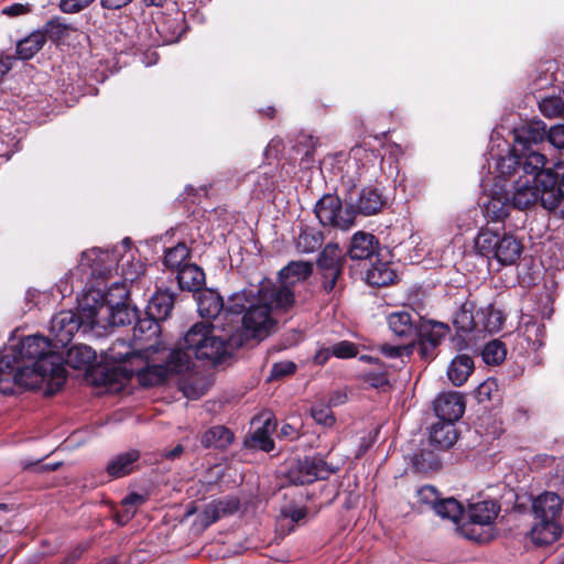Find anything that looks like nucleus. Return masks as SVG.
I'll return each mask as SVG.
<instances>
[{"mask_svg": "<svg viewBox=\"0 0 564 564\" xmlns=\"http://www.w3.org/2000/svg\"><path fill=\"white\" fill-rule=\"evenodd\" d=\"M243 346L240 334H234L225 323L208 324L198 322L185 334L183 346L170 351L165 364L153 366L149 372L142 375L141 380L150 384L163 383L170 373H183L192 366V358L217 362L230 356L234 350Z\"/></svg>", "mask_w": 564, "mask_h": 564, "instance_id": "obj_1", "label": "nucleus"}, {"mask_svg": "<svg viewBox=\"0 0 564 564\" xmlns=\"http://www.w3.org/2000/svg\"><path fill=\"white\" fill-rule=\"evenodd\" d=\"M243 346L240 334H234L225 323L208 324L198 322L185 334L183 346L170 351L165 364L153 366L149 372L142 375L141 380L150 384L163 383L170 373H183L192 366V358L217 362L230 356L234 350Z\"/></svg>", "mask_w": 564, "mask_h": 564, "instance_id": "obj_2", "label": "nucleus"}, {"mask_svg": "<svg viewBox=\"0 0 564 564\" xmlns=\"http://www.w3.org/2000/svg\"><path fill=\"white\" fill-rule=\"evenodd\" d=\"M53 341L41 335H32L20 343V358L30 361L14 375L20 386L30 387L40 380H47L51 392L58 390L66 381L67 371L63 366V357L55 351Z\"/></svg>", "mask_w": 564, "mask_h": 564, "instance_id": "obj_3", "label": "nucleus"}, {"mask_svg": "<svg viewBox=\"0 0 564 564\" xmlns=\"http://www.w3.org/2000/svg\"><path fill=\"white\" fill-rule=\"evenodd\" d=\"M127 299L128 291L119 283H115L107 293L90 289L85 294L84 321L89 328L131 324L138 318V310L131 307Z\"/></svg>", "mask_w": 564, "mask_h": 564, "instance_id": "obj_4", "label": "nucleus"}, {"mask_svg": "<svg viewBox=\"0 0 564 564\" xmlns=\"http://www.w3.org/2000/svg\"><path fill=\"white\" fill-rule=\"evenodd\" d=\"M105 359L118 364L105 373V384L119 383L124 386L134 375L142 386L152 387L141 380L142 375L150 372L154 365H150L148 356L142 351H134L126 339H117L105 351ZM154 373H149L153 378Z\"/></svg>", "mask_w": 564, "mask_h": 564, "instance_id": "obj_5", "label": "nucleus"}, {"mask_svg": "<svg viewBox=\"0 0 564 564\" xmlns=\"http://www.w3.org/2000/svg\"><path fill=\"white\" fill-rule=\"evenodd\" d=\"M532 511L534 514L531 529L532 541L538 545L555 542L562 534L563 499L555 492H543L533 500Z\"/></svg>", "mask_w": 564, "mask_h": 564, "instance_id": "obj_6", "label": "nucleus"}, {"mask_svg": "<svg viewBox=\"0 0 564 564\" xmlns=\"http://www.w3.org/2000/svg\"><path fill=\"white\" fill-rule=\"evenodd\" d=\"M475 248L484 257L496 259L501 265L517 263L523 252L522 242L511 234L482 228L475 239Z\"/></svg>", "mask_w": 564, "mask_h": 564, "instance_id": "obj_7", "label": "nucleus"}, {"mask_svg": "<svg viewBox=\"0 0 564 564\" xmlns=\"http://www.w3.org/2000/svg\"><path fill=\"white\" fill-rule=\"evenodd\" d=\"M240 323L241 327L238 325L232 333L242 335L243 345L250 339L262 340L275 326L269 305L261 302L260 297L241 317Z\"/></svg>", "mask_w": 564, "mask_h": 564, "instance_id": "obj_8", "label": "nucleus"}, {"mask_svg": "<svg viewBox=\"0 0 564 564\" xmlns=\"http://www.w3.org/2000/svg\"><path fill=\"white\" fill-rule=\"evenodd\" d=\"M336 470L321 455H314L292 462L285 477L290 484L303 486L312 484L317 479H327Z\"/></svg>", "mask_w": 564, "mask_h": 564, "instance_id": "obj_9", "label": "nucleus"}, {"mask_svg": "<svg viewBox=\"0 0 564 564\" xmlns=\"http://www.w3.org/2000/svg\"><path fill=\"white\" fill-rule=\"evenodd\" d=\"M314 212L322 226L346 230L355 221V212L350 206L344 208L340 198L332 194L324 195L316 203Z\"/></svg>", "mask_w": 564, "mask_h": 564, "instance_id": "obj_10", "label": "nucleus"}, {"mask_svg": "<svg viewBox=\"0 0 564 564\" xmlns=\"http://www.w3.org/2000/svg\"><path fill=\"white\" fill-rule=\"evenodd\" d=\"M119 263V253L112 250L91 248L82 252L78 269L94 280H106Z\"/></svg>", "mask_w": 564, "mask_h": 564, "instance_id": "obj_11", "label": "nucleus"}, {"mask_svg": "<svg viewBox=\"0 0 564 564\" xmlns=\"http://www.w3.org/2000/svg\"><path fill=\"white\" fill-rule=\"evenodd\" d=\"M85 296L79 303V313L73 311H62L53 316L51 321V334L53 336L54 348H64L73 339L74 335L78 332L80 326H87L84 321Z\"/></svg>", "mask_w": 564, "mask_h": 564, "instance_id": "obj_12", "label": "nucleus"}, {"mask_svg": "<svg viewBox=\"0 0 564 564\" xmlns=\"http://www.w3.org/2000/svg\"><path fill=\"white\" fill-rule=\"evenodd\" d=\"M542 186L541 205L549 210H554L564 200V161L555 164L554 170H544L536 176Z\"/></svg>", "mask_w": 564, "mask_h": 564, "instance_id": "obj_13", "label": "nucleus"}, {"mask_svg": "<svg viewBox=\"0 0 564 564\" xmlns=\"http://www.w3.org/2000/svg\"><path fill=\"white\" fill-rule=\"evenodd\" d=\"M448 332L449 326L447 324L422 317L415 335V344L419 345L421 357L423 359L433 358L435 349Z\"/></svg>", "mask_w": 564, "mask_h": 564, "instance_id": "obj_14", "label": "nucleus"}, {"mask_svg": "<svg viewBox=\"0 0 564 564\" xmlns=\"http://www.w3.org/2000/svg\"><path fill=\"white\" fill-rule=\"evenodd\" d=\"M258 299L259 293L256 294L252 290H242L228 297L225 303V321L227 322L225 324L230 332H234L239 325L241 321V318H239L240 315H245L248 310H251Z\"/></svg>", "mask_w": 564, "mask_h": 564, "instance_id": "obj_15", "label": "nucleus"}, {"mask_svg": "<svg viewBox=\"0 0 564 564\" xmlns=\"http://www.w3.org/2000/svg\"><path fill=\"white\" fill-rule=\"evenodd\" d=\"M433 404L436 416L443 422L454 424L465 412L464 395L457 391L440 393Z\"/></svg>", "mask_w": 564, "mask_h": 564, "instance_id": "obj_16", "label": "nucleus"}, {"mask_svg": "<svg viewBox=\"0 0 564 564\" xmlns=\"http://www.w3.org/2000/svg\"><path fill=\"white\" fill-rule=\"evenodd\" d=\"M421 316L410 311H397L388 315L389 329L397 337L415 345V335Z\"/></svg>", "mask_w": 564, "mask_h": 564, "instance_id": "obj_17", "label": "nucleus"}, {"mask_svg": "<svg viewBox=\"0 0 564 564\" xmlns=\"http://www.w3.org/2000/svg\"><path fill=\"white\" fill-rule=\"evenodd\" d=\"M384 205L386 197L378 188L371 186L362 188L356 200L352 197L349 198V206L355 212V215H376L381 212Z\"/></svg>", "mask_w": 564, "mask_h": 564, "instance_id": "obj_18", "label": "nucleus"}, {"mask_svg": "<svg viewBox=\"0 0 564 564\" xmlns=\"http://www.w3.org/2000/svg\"><path fill=\"white\" fill-rule=\"evenodd\" d=\"M198 313L203 318L216 319L217 324L225 321L226 304L223 296L209 289L203 290L197 300Z\"/></svg>", "mask_w": 564, "mask_h": 564, "instance_id": "obj_19", "label": "nucleus"}, {"mask_svg": "<svg viewBox=\"0 0 564 564\" xmlns=\"http://www.w3.org/2000/svg\"><path fill=\"white\" fill-rule=\"evenodd\" d=\"M258 293L260 301L267 303L270 311L273 308L288 310L294 303V293L291 290V285L288 283H283V285L280 286L271 285L261 288Z\"/></svg>", "mask_w": 564, "mask_h": 564, "instance_id": "obj_20", "label": "nucleus"}, {"mask_svg": "<svg viewBox=\"0 0 564 564\" xmlns=\"http://www.w3.org/2000/svg\"><path fill=\"white\" fill-rule=\"evenodd\" d=\"M378 248L379 241L376 236L365 231H357L351 237L347 254L352 260H366L376 254Z\"/></svg>", "mask_w": 564, "mask_h": 564, "instance_id": "obj_21", "label": "nucleus"}, {"mask_svg": "<svg viewBox=\"0 0 564 564\" xmlns=\"http://www.w3.org/2000/svg\"><path fill=\"white\" fill-rule=\"evenodd\" d=\"M346 262V254L337 243H327L317 259V269L319 273L337 272L343 274Z\"/></svg>", "mask_w": 564, "mask_h": 564, "instance_id": "obj_22", "label": "nucleus"}, {"mask_svg": "<svg viewBox=\"0 0 564 564\" xmlns=\"http://www.w3.org/2000/svg\"><path fill=\"white\" fill-rule=\"evenodd\" d=\"M177 283L182 291H202L205 283V272L195 263H186L177 271Z\"/></svg>", "mask_w": 564, "mask_h": 564, "instance_id": "obj_23", "label": "nucleus"}, {"mask_svg": "<svg viewBox=\"0 0 564 564\" xmlns=\"http://www.w3.org/2000/svg\"><path fill=\"white\" fill-rule=\"evenodd\" d=\"M175 294L170 290L159 289L150 299L145 314L165 321L174 307Z\"/></svg>", "mask_w": 564, "mask_h": 564, "instance_id": "obj_24", "label": "nucleus"}, {"mask_svg": "<svg viewBox=\"0 0 564 564\" xmlns=\"http://www.w3.org/2000/svg\"><path fill=\"white\" fill-rule=\"evenodd\" d=\"M500 511V506L494 500H484L469 505L468 517L471 523L479 525L491 524Z\"/></svg>", "mask_w": 564, "mask_h": 564, "instance_id": "obj_25", "label": "nucleus"}, {"mask_svg": "<svg viewBox=\"0 0 564 564\" xmlns=\"http://www.w3.org/2000/svg\"><path fill=\"white\" fill-rule=\"evenodd\" d=\"M235 440L234 433L224 425H215L200 436V444L205 448L225 449Z\"/></svg>", "mask_w": 564, "mask_h": 564, "instance_id": "obj_26", "label": "nucleus"}, {"mask_svg": "<svg viewBox=\"0 0 564 564\" xmlns=\"http://www.w3.org/2000/svg\"><path fill=\"white\" fill-rule=\"evenodd\" d=\"M539 174L540 173H538L535 176ZM533 182L534 186L523 184L516 188V192L511 198L513 208L524 210L534 205L538 200L541 202L543 192L542 186L538 183L536 177L533 178Z\"/></svg>", "mask_w": 564, "mask_h": 564, "instance_id": "obj_27", "label": "nucleus"}, {"mask_svg": "<svg viewBox=\"0 0 564 564\" xmlns=\"http://www.w3.org/2000/svg\"><path fill=\"white\" fill-rule=\"evenodd\" d=\"M456 440L457 432L453 423L440 421L431 426L430 441L437 448L447 449Z\"/></svg>", "mask_w": 564, "mask_h": 564, "instance_id": "obj_28", "label": "nucleus"}, {"mask_svg": "<svg viewBox=\"0 0 564 564\" xmlns=\"http://www.w3.org/2000/svg\"><path fill=\"white\" fill-rule=\"evenodd\" d=\"M474 370V360L469 355L462 354L456 356L448 369L447 376L456 387L464 384Z\"/></svg>", "mask_w": 564, "mask_h": 564, "instance_id": "obj_29", "label": "nucleus"}, {"mask_svg": "<svg viewBox=\"0 0 564 564\" xmlns=\"http://www.w3.org/2000/svg\"><path fill=\"white\" fill-rule=\"evenodd\" d=\"M96 360L95 350L87 345H75L70 347L65 358H63V364H67L69 367L74 369H86L90 367Z\"/></svg>", "mask_w": 564, "mask_h": 564, "instance_id": "obj_30", "label": "nucleus"}, {"mask_svg": "<svg viewBox=\"0 0 564 564\" xmlns=\"http://www.w3.org/2000/svg\"><path fill=\"white\" fill-rule=\"evenodd\" d=\"M139 458L140 453L135 449L119 454L108 463L106 470L111 477H123L133 470V465Z\"/></svg>", "mask_w": 564, "mask_h": 564, "instance_id": "obj_31", "label": "nucleus"}, {"mask_svg": "<svg viewBox=\"0 0 564 564\" xmlns=\"http://www.w3.org/2000/svg\"><path fill=\"white\" fill-rule=\"evenodd\" d=\"M475 304L470 301H466L455 312L453 316V325L457 333L467 334L474 329L479 328V319L474 316Z\"/></svg>", "mask_w": 564, "mask_h": 564, "instance_id": "obj_32", "label": "nucleus"}, {"mask_svg": "<svg viewBox=\"0 0 564 564\" xmlns=\"http://www.w3.org/2000/svg\"><path fill=\"white\" fill-rule=\"evenodd\" d=\"M313 272L312 263L306 261H291L280 272L282 283L290 285L306 280Z\"/></svg>", "mask_w": 564, "mask_h": 564, "instance_id": "obj_33", "label": "nucleus"}, {"mask_svg": "<svg viewBox=\"0 0 564 564\" xmlns=\"http://www.w3.org/2000/svg\"><path fill=\"white\" fill-rule=\"evenodd\" d=\"M397 274L387 262H378L367 270L366 281L372 286H388L394 282Z\"/></svg>", "mask_w": 564, "mask_h": 564, "instance_id": "obj_34", "label": "nucleus"}, {"mask_svg": "<svg viewBox=\"0 0 564 564\" xmlns=\"http://www.w3.org/2000/svg\"><path fill=\"white\" fill-rule=\"evenodd\" d=\"M479 319V327L488 333H498L506 321L505 314L496 308L494 304H489L486 308L481 310L477 314Z\"/></svg>", "mask_w": 564, "mask_h": 564, "instance_id": "obj_35", "label": "nucleus"}, {"mask_svg": "<svg viewBox=\"0 0 564 564\" xmlns=\"http://www.w3.org/2000/svg\"><path fill=\"white\" fill-rule=\"evenodd\" d=\"M46 36L42 31H35L17 44V56L20 59L32 58L45 44Z\"/></svg>", "mask_w": 564, "mask_h": 564, "instance_id": "obj_36", "label": "nucleus"}, {"mask_svg": "<svg viewBox=\"0 0 564 564\" xmlns=\"http://www.w3.org/2000/svg\"><path fill=\"white\" fill-rule=\"evenodd\" d=\"M317 139L311 134L300 133L296 138L294 151L301 155L300 164L304 169H308L314 162V155L316 152Z\"/></svg>", "mask_w": 564, "mask_h": 564, "instance_id": "obj_37", "label": "nucleus"}, {"mask_svg": "<svg viewBox=\"0 0 564 564\" xmlns=\"http://www.w3.org/2000/svg\"><path fill=\"white\" fill-rule=\"evenodd\" d=\"M189 259V248L184 242H180L165 250L163 263L167 269L178 271L184 264L188 263Z\"/></svg>", "mask_w": 564, "mask_h": 564, "instance_id": "obj_38", "label": "nucleus"}, {"mask_svg": "<svg viewBox=\"0 0 564 564\" xmlns=\"http://www.w3.org/2000/svg\"><path fill=\"white\" fill-rule=\"evenodd\" d=\"M237 508L238 503L232 500L213 501L205 507L203 516L206 520V523L212 524L219 520L223 516L232 513L235 510H237Z\"/></svg>", "mask_w": 564, "mask_h": 564, "instance_id": "obj_39", "label": "nucleus"}, {"mask_svg": "<svg viewBox=\"0 0 564 564\" xmlns=\"http://www.w3.org/2000/svg\"><path fill=\"white\" fill-rule=\"evenodd\" d=\"M147 501V497L137 492L129 494L122 500L123 510L117 514V521L119 524L123 525L129 522L140 506H142Z\"/></svg>", "mask_w": 564, "mask_h": 564, "instance_id": "obj_40", "label": "nucleus"}, {"mask_svg": "<svg viewBox=\"0 0 564 564\" xmlns=\"http://www.w3.org/2000/svg\"><path fill=\"white\" fill-rule=\"evenodd\" d=\"M274 429V425L268 419L263 425L257 429L251 437H250V446L254 448H260L264 452H270L274 447V442L270 436L271 431Z\"/></svg>", "mask_w": 564, "mask_h": 564, "instance_id": "obj_41", "label": "nucleus"}, {"mask_svg": "<svg viewBox=\"0 0 564 564\" xmlns=\"http://www.w3.org/2000/svg\"><path fill=\"white\" fill-rule=\"evenodd\" d=\"M134 322L135 325L133 326V337L135 339H151L152 337L158 336L160 333V319H156V317L147 315V317L140 318L138 316Z\"/></svg>", "mask_w": 564, "mask_h": 564, "instance_id": "obj_42", "label": "nucleus"}, {"mask_svg": "<svg viewBox=\"0 0 564 564\" xmlns=\"http://www.w3.org/2000/svg\"><path fill=\"white\" fill-rule=\"evenodd\" d=\"M434 511L443 519L457 522L463 516L464 508L462 503L454 498H441L440 502L434 506Z\"/></svg>", "mask_w": 564, "mask_h": 564, "instance_id": "obj_43", "label": "nucleus"}, {"mask_svg": "<svg viewBox=\"0 0 564 564\" xmlns=\"http://www.w3.org/2000/svg\"><path fill=\"white\" fill-rule=\"evenodd\" d=\"M323 242V235L314 229H304L297 237L296 248L304 253L314 252Z\"/></svg>", "mask_w": 564, "mask_h": 564, "instance_id": "obj_44", "label": "nucleus"}, {"mask_svg": "<svg viewBox=\"0 0 564 564\" xmlns=\"http://www.w3.org/2000/svg\"><path fill=\"white\" fill-rule=\"evenodd\" d=\"M524 150L527 153L524 154V160L521 162L522 170L525 174H532L534 178L538 173L546 170L544 167L546 164V158L544 154L532 150L531 148Z\"/></svg>", "mask_w": 564, "mask_h": 564, "instance_id": "obj_45", "label": "nucleus"}, {"mask_svg": "<svg viewBox=\"0 0 564 564\" xmlns=\"http://www.w3.org/2000/svg\"><path fill=\"white\" fill-rule=\"evenodd\" d=\"M511 208H513V206L508 197L506 199L492 197L486 206V212L490 219L501 221L509 216Z\"/></svg>", "mask_w": 564, "mask_h": 564, "instance_id": "obj_46", "label": "nucleus"}, {"mask_svg": "<svg viewBox=\"0 0 564 564\" xmlns=\"http://www.w3.org/2000/svg\"><path fill=\"white\" fill-rule=\"evenodd\" d=\"M506 345L498 339L489 341L482 349V359L487 365H499L506 359Z\"/></svg>", "mask_w": 564, "mask_h": 564, "instance_id": "obj_47", "label": "nucleus"}, {"mask_svg": "<svg viewBox=\"0 0 564 564\" xmlns=\"http://www.w3.org/2000/svg\"><path fill=\"white\" fill-rule=\"evenodd\" d=\"M545 137V129L539 127L522 128L517 131L516 141L523 144L524 149L530 148V143H538L543 141Z\"/></svg>", "mask_w": 564, "mask_h": 564, "instance_id": "obj_48", "label": "nucleus"}, {"mask_svg": "<svg viewBox=\"0 0 564 564\" xmlns=\"http://www.w3.org/2000/svg\"><path fill=\"white\" fill-rule=\"evenodd\" d=\"M180 25L176 19H164L161 24L156 28L158 32L162 36V40L166 44L178 41L181 36Z\"/></svg>", "mask_w": 564, "mask_h": 564, "instance_id": "obj_49", "label": "nucleus"}, {"mask_svg": "<svg viewBox=\"0 0 564 564\" xmlns=\"http://www.w3.org/2000/svg\"><path fill=\"white\" fill-rule=\"evenodd\" d=\"M539 107L541 112L549 118L561 117L564 112V101L558 96L542 99Z\"/></svg>", "mask_w": 564, "mask_h": 564, "instance_id": "obj_50", "label": "nucleus"}, {"mask_svg": "<svg viewBox=\"0 0 564 564\" xmlns=\"http://www.w3.org/2000/svg\"><path fill=\"white\" fill-rule=\"evenodd\" d=\"M70 30L72 28L69 25L62 23L58 20H51L45 24L44 31L42 32L45 34L46 40L48 39L53 42H57L66 36Z\"/></svg>", "mask_w": 564, "mask_h": 564, "instance_id": "obj_51", "label": "nucleus"}, {"mask_svg": "<svg viewBox=\"0 0 564 564\" xmlns=\"http://www.w3.org/2000/svg\"><path fill=\"white\" fill-rule=\"evenodd\" d=\"M311 415L317 424L327 427L333 426L336 421L332 409L325 404H315L312 406Z\"/></svg>", "mask_w": 564, "mask_h": 564, "instance_id": "obj_52", "label": "nucleus"}, {"mask_svg": "<svg viewBox=\"0 0 564 564\" xmlns=\"http://www.w3.org/2000/svg\"><path fill=\"white\" fill-rule=\"evenodd\" d=\"M365 382L370 387L387 391L390 388V382L386 371H368L365 373Z\"/></svg>", "mask_w": 564, "mask_h": 564, "instance_id": "obj_53", "label": "nucleus"}, {"mask_svg": "<svg viewBox=\"0 0 564 564\" xmlns=\"http://www.w3.org/2000/svg\"><path fill=\"white\" fill-rule=\"evenodd\" d=\"M414 346L415 345H413L411 343L405 344V345H399V346L383 344L380 346V351L389 358H398V357H402V356L412 355Z\"/></svg>", "mask_w": 564, "mask_h": 564, "instance_id": "obj_54", "label": "nucleus"}, {"mask_svg": "<svg viewBox=\"0 0 564 564\" xmlns=\"http://www.w3.org/2000/svg\"><path fill=\"white\" fill-rule=\"evenodd\" d=\"M332 354L337 358H351L358 354V347L351 341L341 340L332 345Z\"/></svg>", "mask_w": 564, "mask_h": 564, "instance_id": "obj_55", "label": "nucleus"}, {"mask_svg": "<svg viewBox=\"0 0 564 564\" xmlns=\"http://www.w3.org/2000/svg\"><path fill=\"white\" fill-rule=\"evenodd\" d=\"M419 501L430 506L434 510V506L441 500L440 494L434 486L426 485L417 490Z\"/></svg>", "mask_w": 564, "mask_h": 564, "instance_id": "obj_56", "label": "nucleus"}, {"mask_svg": "<svg viewBox=\"0 0 564 564\" xmlns=\"http://www.w3.org/2000/svg\"><path fill=\"white\" fill-rule=\"evenodd\" d=\"M296 365L293 361H280L273 364L270 372V380H278L295 372Z\"/></svg>", "mask_w": 564, "mask_h": 564, "instance_id": "obj_57", "label": "nucleus"}, {"mask_svg": "<svg viewBox=\"0 0 564 564\" xmlns=\"http://www.w3.org/2000/svg\"><path fill=\"white\" fill-rule=\"evenodd\" d=\"M479 401H490L498 397V384L495 379H487L477 389Z\"/></svg>", "mask_w": 564, "mask_h": 564, "instance_id": "obj_58", "label": "nucleus"}, {"mask_svg": "<svg viewBox=\"0 0 564 564\" xmlns=\"http://www.w3.org/2000/svg\"><path fill=\"white\" fill-rule=\"evenodd\" d=\"M413 464L420 471H423L427 468H432L433 465H437L436 462H434L433 453L425 451H422L421 453L414 455Z\"/></svg>", "mask_w": 564, "mask_h": 564, "instance_id": "obj_59", "label": "nucleus"}, {"mask_svg": "<svg viewBox=\"0 0 564 564\" xmlns=\"http://www.w3.org/2000/svg\"><path fill=\"white\" fill-rule=\"evenodd\" d=\"M95 0H61L59 8L65 13H76L87 8Z\"/></svg>", "mask_w": 564, "mask_h": 564, "instance_id": "obj_60", "label": "nucleus"}, {"mask_svg": "<svg viewBox=\"0 0 564 564\" xmlns=\"http://www.w3.org/2000/svg\"><path fill=\"white\" fill-rule=\"evenodd\" d=\"M549 142L557 149H564V124L552 127L547 133Z\"/></svg>", "mask_w": 564, "mask_h": 564, "instance_id": "obj_61", "label": "nucleus"}, {"mask_svg": "<svg viewBox=\"0 0 564 564\" xmlns=\"http://www.w3.org/2000/svg\"><path fill=\"white\" fill-rule=\"evenodd\" d=\"M321 276L322 288L327 294L332 293L335 290L338 281L343 279V274H337V272L321 273Z\"/></svg>", "mask_w": 564, "mask_h": 564, "instance_id": "obj_62", "label": "nucleus"}, {"mask_svg": "<svg viewBox=\"0 0 564 564\" xmlns=\"http://www.w3.org/2000/svg\"><path fill=\"white\" fill-rule=\"evenodd\" d=\"M32 11L31 4L13 3L2 9V13L9 17H19Z\"/></svg>", "mask_w": 564, "mask_h": 564, "instance_id": "obj_63", "label": "nucleus"}, {"mask_svg": "<svg viewBox=\"0 0 564 564\" xmlns=\"http://www.w3.org/2000/svg\"><path fill=\"white\" fill-rule=\"evenodd\" d=\"M132 1L133 0H100V4L107 10H119L127 7Z\"/></svg>", "mask_w": 564, "mask_h": 564, "instance_id": "obj_64", "label": "nucleus"}]
</instances>
